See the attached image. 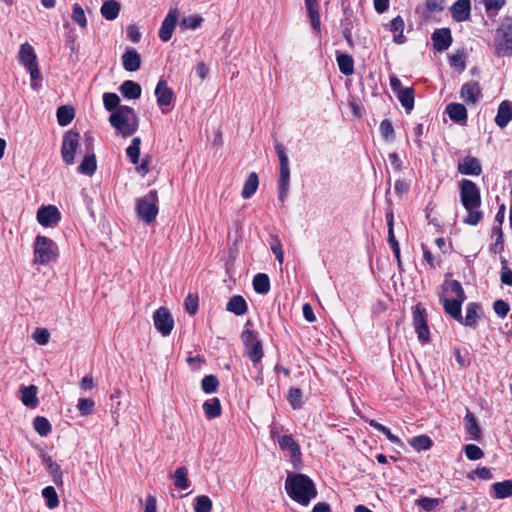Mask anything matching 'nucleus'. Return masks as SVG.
Segmentation results:
<instances>
[{"instance_id":"1","label":"nucleus","mask_w":512,"mask_h":512,"mask_svg":"<svg viewBox=\"0 0 512 512\" xmlns=\"http://www.w3.org/2000/svg\"><path fill=\"white\" fill-rule=\"evenodd\" d=\"M459 195L460 202L467 211L463 222L476 226L483 219V212L479 210L482 203L480 188L472 180L464 178L459 182Z\"/></svg>"},{"instance_id":"2","label":"nucleus","mask_w":512,"mask_h":512,"mask_svg":"<svg viewBox=\"0 0 512 512\" xmlns=\"http://www.w3.org/2000/svg\"><path fill=\"white\" fill-rule=\"evenodd\" d=\"M285 490L293 501L302 506H308L318 494L314 481L303 473L288 472Z\"/></svg>"},{"instance_id":"3","label":"nucleus","mask_w":512,"mask_h":512,"mask_svg":"<svg viewBox=\"0 0 512 512\" xmlns=\"http://www.w3.org/2000/svg\"><path fill=\"white\" fill-rule=\"evenodd\" d=\"M111 126L116 130V134L127 138L132 136L139 127V118L135 110L127 105L118 107L109 116Z\"/></svg>"},{"instance_id":"4","label":"nucleus","mask_w":512,"mask_h":512,"mask_svg":"<svg viewBox=\"0 0 512 512\" xmlns=\"http://www.w3.org/2000/svg\"><path fill=\"white\" fill-rule=\"evenodd\" d=\"M111 126L116 130V134L127 138L132 136L139 127V118L135 110L127 105L118 107L109 116Z\"/></svg>"},{"instance_id":"5","label":"nucleus","mask_w":512,"mask_h":512,"mask_svg":"<svg viewBox=\"0 0 512 512\" xmlns=\"http://www.w3.org/2000/svg\"><path fill=\"white\" fill-rule=\"evenodd\" d=\"M494 54L497 57H512V17L501 19L494 36Z\"/></svg>"},{"instance_id":"6","label":"nucleus","mask_w":512,"mask_h":512,"mask_svg":"<svg viewBox=\"0 0 512 512\" xmlns=\"http://www.w3.org/2000/svg\"><path fill=\"white\" fill-rule=\"evenodd\" d=\"M158 201L156 190H150L146 195L136 199L135 211L143 223L151 224L155 221L159 212Z\"/></svg>"},{"instance_id":"7","label":"nucleus","mask_w":512,"mask_h":512,"mask_svg":"<svg viewBox=\"0 0 512 512\" xmlns=\"http://www.w3.org/2000/svg\"><path fill=\"white\" fill-rule=\"evenodd\" d=\"M280 162V171L278 179V198L284 202L290 186V168L289 158L286 154L285 147L282 143L277 142L274 146Z\"/></svg>"},{"instance_id":"8","label":"nucleus","mask_w":512,"mask_h":512,"mask_svg":"<svg viewBox=\"0 0 512 512\" xmlns=\"http://www.w3.org/2000/svg\"><path fill=\"white\" fill-rule=\"evenodd\" d=\"M58 256V246L50 238L38 235L34 242V263L40 265L49 264Z\"/></svg>"},{"instance_id":"9","label":"nucleus","mask_w":512,"mask_h":512,"mask_svg":"<svg viewBox=\"0 0 512 512\" xmlns=\"http://www.w3.org/2000/svg\"><path fill=\"white\" fill-rule=\"evenodd\" d=\"M19 63L23 65L30 74L31 87L37 89V80L41 79V73L37 63V56L34 48L29 43H24L19 49Z\"/></svg>"},{"instance_id":"10","label":"nucleus","mask_w":512,"mask_h":512,"mask_svg":"<svg viewBox=\"0 0 512 512\" xmlns=\"http://www.w3.org/2000/svg\"><path fill=\"white\" fill-rule=\"evenodd\" d=\"M240 337L243 342L246 355L252 362L253 367L257 368L264 355L262 342L258 339L256 332L249 329H244Z\"/></svg>"},{"instance_id":"11","label":"nucleus","mask_w":512,"mask_h":512,"mask_svg":"<svg viewBox=\"0 0 512 512\" xmlns=\"http://www.w3.org/2000/svg\"><path fill=\"white\" fill-rule=\"evenodd\" d=\"M413 326L420 343L424 344L430 340V330L427 323V311L421 304L417 303L412 307Z\"/></svg>"},{"instance_id":"12","label":"nucleus","mask_w":512,"mask_h":512,"mask_svg":"<svg viewBox=\"0 0 512 512\" xmlns=\"http://www.w3.org/2000/svg\"><path fill=\"white\" fill-rule=\"evenodd\" d=\"M80 134L79 132L71 129L64 133L62 146H61V156L63 162L66 165H72L75 161V153L79 146Z\"/></svg>"},{"instance_id":"13","label":"nucleus","mask_w":512,"mask_h":512,"mask_svg":"<svg viewBox=\"0 0 512 512\" xmlns=\"http://www.w3.org/2000/svg\"><path fill=\"white\" fill-rule=\"evenodd\" d=\"M153 322L156 330L162 336H169L174 328L173 317L166 307H160L154 312Z\"/></svg>"},{"instance_id":"14","label":"nucleus","mask_w":512,"mask_h":512,"mask_svg":"<svg viewBox=\"0 0 512 512\" xmlns=\"http://www.w3.org/2000/svg\"><path fill=\"white\" fill-rule=\"evenodd\" d=\"M277 442L279 447L283 451H289L291 461L295 468H298V463H301V449L298 443L293 439L291 435L278 436Z\"/></svg>"},{"instance_id":"15","label":"nucleus","mask_w":512,"mask_h":512,"mask_svg":"<svg viewBox=\"0 0 512 512\" xmlns=\"http://www.w3.org/2000/svg\"><path fill=\"white\" fill-rule=\"evenodd\" d=\"M37 220L44 227H53L61 220V214L53 205L42 206L37 211Z\"/></svg>"},{"instance_id":"16","label":"nucleus","mask_w":512,"mask_h":512,"mask_svg":"<svg viewBox=\"0 0 512 512\" xmlns=\"http://www.w3.org/2000/svg\"><path fill=\"white\" fill-rule=\"evenodd\" d=\"M155 96L157 105L162 109L163 113H166L163 107L170 106L172 104L174 99V92L171 88L168 87L167 81L165 79H159L155 88Z\"/></svg>"},{"instance_id":"17","label":"nucleus","mask_w":512,"mask_h":512,"mask_svg":"<svg viewBox=\"0 0 512 512\" xmlns=\"http://www.w3.org/2000/svg\"><path fill=\"white\" fill-rule=\"evenodd\" d=\"M483 316V308L480 303L469 302L466 305V315L462 316V320L458 321L460 324L475 329L478 326V320Z\"/></svg>"},{"instance_id":"18","label":"nucleus","mask_w":512,"mask_h":512,"mask_svg":"<svg viewBox=\"0 0 512 512\" xmlns=\"http://www.w3.org/2000/svg\"><path fill=\"white\" fill-rule=\"evenodd\" d=\"M178 20V10L171 9L165 16L161 23V27L158 32V36L161 41L168 42L172 38L173 31L175 29Z\"/></svg>"},{"instance_id":"19","label":"nucleus","mask_w":512,"mask_h":512,"mask_svg":"<svg viewBox=\"0 0 512 512\" xmlns=\"http://www.w3.org/2000/svg\"><path fill=\"white\" fill-rule=\"evenodd\" d=\"M433 47L439 52L446 51L452 44L453 38L449 28L435 29L431 35Z\"/></svg>"},{"instance_id":"20","label":"nucleus","mask_w":512,"mask_h":512,"mask_svg":"<svg viewBox=\"0 0 512 512\" xmlns=\"http://www.w3.org/2000/svg\"><path fill=\"white\" fill-rule=\"evenodd\" d=\"M482 90L479 82L469 81L462 85L460 90V97L467 104H475L482 98Z\"/></svg>"},{"instance_id":"21","label":"nucleus","mask_w":512,"mask_h":512,"mask_svg":"<svg viewBox=\"0 0 512 512\" xmlns=\"http://www.w3.org/2000/svg\"><path fill=\"white\" fill-rule=\"evenodd\" d=\"M457 170L462 175L479 176L482 173V166L476 157L466 156L459 161Z\"/></svg>"},{"instance_id":"22","label":"nucleus","mask_w":512,"mask_h":512,"mask_svg":"<svg viewBox=\"0 0 512 512\" xmlns=\"http://www.w3.org/2000/svg\"><path fill=\"white\" fill-rule=\"evenodd\" d=\"M450 13L454 21L464 22L470 19L471 1L457 0L450 7Z\"/></svg>"},{"instance_id":"23","label":"nucleus","mask_w":512,"mask_h":512,"mask_svg":"<svg viewBox=\"0 0 512 512\" xmlns=\"http://www.w3.org/2000/svg\"><path fill=\"white\" fill-rule=\"evenodd\" d=\"M512 120V102L509 100L502 101L497 109L495 123L500 128H505Z\"/></svg>"},{"instance_id":"24","label":"nucleus","mask_w":512,"mask_h":512,"mask_svg":"<svg viewBox=\"0 0 512 512\" xmlns=\"http://www.w3.org/2000/svg\"><path fill=\"white\" fill-rule=\"evenodd\" d=\"M464 425L466 432L470 436L469 439L479 440L482 437V430L479 422L475 414L472 413L469 409L466 410V415L464 416Z\"/></svg>"},{"instance_id":"25","label":"nucleus","mask_w":512,"mask_h":512,"mask_svg":"<svg viewBox=\"0 0 512 512\" xmlns=\"http://www.w3.org/2000/svg\"><path fill=\"white\" fill-rule=\"evenodd\" d=\"M441 301L446 314L457 322L462 320V304L465 300L441 297Z\"/></svg>"},{"instance_id":"26","label":"nucleus","mask_w":512,"mask_h":512,"mask_svg":"<svg viewBox=\"0 0 512 512\" xmlns=\"http://www.w3.org/2000/svg\"><path fill=\"white\" fill-rule=\"evenodd\" d=\"M123 68L128 72H134L141 67V56L134 48H127L122 55Z\"/></svg>"},{"instance_id":"27","label":"nucleus","mask_w":512,"mask_h":512,"mask_svg":"<svg viewBox=\"0 0 512 512\" xmlns=\"http://www.w3.org/2000/svg\"><path fill=\"white\" fill-rule=\"evenodd\" d=\"M490 496L493 499H506L512 496V479L495 482L490 487Z\"/></svg>"},{"instance_id":"28","label":"nucleus","mask_w":512,"mask_h":512,"mask_svg":"<svg viewBox=\"0 0 512 512\" xmlns=\"http://www.w3.org/2000/svg\"><path fill=\"white\" fill-rule=\"evenodd\" d=\"M445 111L453 122L458 124H465L467 122L468 113L463 104L450 103L446 106Z\"/></svg>"},{"instance_id":"29","label":"nucleus","mask_w":512,"mask_h":512,"mask_svg":"<svg viewBox=\"0 0 512 512\" xmlns=\"http://www.w3.org/2000/svg\"><path fill=\"white\" fill-rule=\"evenodd\" d=\"M305 7L313 30L319 32L321 29V22L318 0H305Z\"/></svg>"},{"instance_id":"30","label":"nucleus","mask_w":512,"mask_h":512,"mask_svg":"<svg viewBox=\"0 0 512 512\" xmlns=\"http://www.w3.org/2000/svg\"><path fill=\"white\" fill-rule=\"evenodd\" d=\"M386 223L388 228V243L393 251L394 256H399L400 246L394 234V214L392 209H389L386 212Z\"/></svg>"},{"instance_id":"31","label":"nucleus","mask_w":512,"mask_h":512,"mask_svg":"<svg viewBox=\"0 0 512 512\" xmlns=\"http://www.w3.org/2000/svg\"><path fill=\"white\" fill-rule=\"evenodd\" d=\"M37 387L35 385H21L20 392H21V401L22 403L30 408H34L38 405L39 400L37 397Z\"/></svg>"},{"instance_id":"32","label":"nucleus","mask_w":512,"mask_h":512,"mask_svg":"<svg viewBox=\"0 0 512 512\" xmlns=\"http://www.w3.org/2000/svg\"><path fill=\"white\" fill-rule=\"evenodd\" d=\"M226 310L237 316L244 315L248 310L246 300L241 295L232 296L226 304Z\"/></svg>"},{"instance_id":"33","label":"nucleus","mask_w":512,"mask_h":512,"mask_svg":"<svg viewBox=\"0 0 512 512\" xmlns=\"http://www.w3.org/2000/svg\"><path fill=\"white\" fill-rule=\"evenodd\" d=\"M119 90L125 98L131 100L139 99L142 93V88L140 84L132 80L124 81L121 84Z\"/></svg>"},{"instance_id":"34","label":"nucleus","mask_w":512,"mask_h":512,"mask_svg":"<svg viewBox=\"0 0 512 512\" xmlns=\"http://www.w3.org/2000/svg\"><path fill=\"white\" fill-rule=\"evenodd\" d=\"M336 61L343 75L350 76L354 73V60L351 55L336 51Z\"/></svg>"},{"instance_id":"35","label":"nucleus","mask_w":512,"mask_h":512,"mask_svg":"<svg viewBox=\"0 0 512 512\" xmlns=\"http://www.w3.org/2000/svg\"><path fill=\"white\" fill-rule=\"evenodd\" d=\"M389 30L393 33V41L397 44H403L407 41L404 36V20L401 16H396L389 23Z\"/></svg>"},{"instance_id":"36","label":"nucleus","mask_w":512,"mask_h":512,"mask_svg":"<svg viewBox=\"0 0 512 512\" xmlns=\"http://www.w3.org/2000/svg\"><path fill=\"white\" fill-rule=\"evenodd\" d=\"M120 9V3L116 0H106L102 4L100 12L103 18L112 21L118 17Z\"/></svg>"},{"instance_id":"37","label":"nucleus","mask_w":512,"mask_h":512,"mask_svg":"<svg viewBox=\"0 0 512 512\" xmlns=\"http://www.w3.org/2000/svg\"><path fill=\"white\" fill-rule=\"evenodd\" d=\"M259 186V177L256 172H251L248 177L246 178L242 191L241 196L244 199L251 198L255 192L257 191Z\"/></svg>"},{"instance_id":"38","label":"nucleus","mask_w":512,"mask_h":512,"mask_svg":"<svg viewBox=\"0 0 512 512\" xmlns=\"http://www.w3.org/2000/svg\"><path fill=\"white\" fill-rule=\"evenodd\" d=\"M443 10L444 0H426L422 10L420 11V8H417L416 12L421 13L422 19L428 21L430 19L431 13L442 12Z\"/></svg>"},{"instance_id":"39","label":"nucleus","mask_w":512,"mask_h":512,"mask_svg":"<svg viewBox=\"0 0 512 512\" xmlns=\"http://www.w3.org/2000/svg\"><path fill=\"white\" fill-rule=\"evenodd\" d=\"M97 169L96 156L94 153L85 154L80 165L77 167V172L82 175L91 176Z\"/></svg>"},{"instance_id":"40","label":"nucleus","mask_w":512,"mask_h":512,"mask_svg":"<svg viewBox=\"0 0 512 512\" xmlns=\"http://www.w3.org/2000/svg\"><path fill=\"white\" fill-rule=\"evenodd\" d=\"M203 411L207 419H215L221 415L222 408L219 398L214 397L203 403Z\"/></svg>"},{"instance_id":"41","label":"nucleus","mask_w":512,"mask_h":512,"mask_svg":"<svg viewBox=\"0 0 512 512\" xmlns=\"http://www.w3.org/2000/svg\"><path fill=\"white\" fill-rule=\"evenodd\" d=\"M252 285L254 291L258 294L265 295L270 291V279L265 273H258L254 276Z\"/></svg>"},{"instance_id":"42","label":"nucleus","mask_w":512,"mask_h":512,"mask_svg":"<svg viewBox=\"0 0 512 512\" xmlns=\"http://www.w3.org/2000/svg\"><path fill=\"white\" fill-rule=\"evenodd\" d=\"M396 94L401 105L405 108L406 112L409 113L413 109L415 101L413 88L405 87Z\"/></svg>"},{"instance_id":"43","label":"nucleus","mask_w":512,"mask_h":512,"mask_svg":"<svg viewBox=\"0 0 512 512\" xmlns=\"http://www.w3.org/2000/svg\"><path fill=\"white\" fill-rule=\"evenodd\" d=\"M173 484L175 487L186 490L190 487V481L188 479V470L186 467H178L172 476Z\"/></svg>"},{"instance_id":"44","label":"nucleus","mask_w":512,"mask_h":512,"mask_svg":"<svg viewBox=\"0 0 512 512\" xmlns=\"http://www.w3.org/2000/svg\"><path fill=\"white\" fill-rule=\"evenodd\" d=\"M57 122L64 127L69 125L75 117L74 108L68 105L60 106L56 112Z\"/></svg>"},{"instance_id":"45","label":"nucleus","mask_w":512,"mask_h":512,"mask_svg":"<svg viewBox=\"0 0 512 512\" xmlns=\"http://www.w3.org/2000/svg\"><path fill=\"white\" fill-rule=\"evenodd\" d=\"M467 54L464 49H458L449 56V64L452 68L462 73L466 69Z\"/></svg>"},{"instance_id":"46","label":"nucleus","mask_w":512,"mask_h":512,"mask_svg":"<svg viewBox=\"0 0 512 512\" xmlns=\"http://www.w3.org/2000/svg\"><path fill=\"white\" fill-rule=\"evenodd\" d=\"M443 289L446 292H450L451 295H454L455 297L453 299H462L466 300V294L465 291L461 285V283L457 280H446L443 283Z\"/></svg>"},{"instance_id":"47","label":"nucleus","mask_w":512,"mask_h":512,"mask_svg":"<svg viewBox=\"0 0 512 512\" xmlns=\"http://www.w3.org/2000/svg\"><path fill=\"white\" fill-rule=\"evenodd\" d=\"M487 16L494 20L499 11L506 5V0H482Z\"/></svg>"},{"instance_id":"48","label":"nucleus","mask_w":512,"mask_h":512,"mask_svg":"<svg viewBox=\"0 0 512 512\" xmlns=\"http://www.w3.org/2000/svg\"><path fill=\"white\" fill-rule=\"evenodd\" d=\"M33 428L41 437L48 436L52 430L51 423L46 417L43 416H36L34 418Z\"/></svg>"},{"instance_id":"49","label":"nucleus","mask_w":512,"mask_h":512,"mask_svg":"<svg viewBox=\"0 0 512 512\" xmlns=\"http://www.w3.org/2000/svg\"><path fill=\"white\" fill-rule=\"evenodd\" d=\"M492 237H496L495 242L490 246L491 253H501L504 251V234L502 231V227L493 226L492 227Z\"/></svg>"},{"instance_id":"50","label":"nucleus","mask_w":512,"mask_h":512,"mask_svg":"<svg viewBox=\"0 0 512 512\" xmlns=\"http://www.w3.org/2000/svg\"><path fill=\"white\" fill-rule=\"evenodd\" d=\"M141 138L134 137L126 149V155L132 164H138L140 158Z\"/></svg>"},{"instance_id":"51","label":"nucleus","mask_w":512,"mask_h":512,"mask_svg":"<svg viewBox=\"0 0 512 512\" xmlns=\"http://www.w3.org/2000/svg\"><path fill=\"white\" fill-rule=\"evenodd\" d=\"M42 496L45 500L46 506L49 509H54L59 505V498L53 486H47L43 488Z\"/></svg>"},{"instance_id":"52","label":"nucleus","mask_w":512,"mask_h":512,"mask_svg":"<svg viewBox=\"0 0 512 512\" xmlns=\"http://www.w3.org/2000/svg\"><path fill=\"white\" fill-rule=\"evenodd\" d=\"M410 445L418 452L428 450L432 447L433 442L427 435H418L411 439Z\"/></svg>"},{"instance_id":"53","label":"nucleus","mask_w":512,"mask_h":512,"mask_svg":"<svg viewBox=\"0 0 512 512\" xmlns=\"http://www.w3.org/2000/svg\"><path fill=\"white\" fill-rule=\"evenodd\" d=\"M218 387H219V380L213 374L206 375L201 381V389L206 394L215 393L217 391Z\"/></svg>"},{"instance_id":"54","label":"nucleus","mask_w":512,"mask_h":512,"mask_svg":"<svg viewBox=\"0 0 512 512\" xmlns=\"http://www.w3.org/2000/svg\"><path fill=\"white\" fill-rule=\"evenodd\" d=\"M288 401L291 405V407L296 410L300 409L303 404V393L300 388L297 387H291L288 391Z\"/></svg>"},{"instance_id":"55","label":"nucleus","mask_w":512,"mask_h":512,"mask_svg":"<svg viewBox=\"0 0 512 512\" xmlns=\"http://www.w3.org/2000/svg\"><path fill=\"white\" fill-rule=\"evenodd\" d=\"M103 104L105 109L111 113L121 106L119 96L112 92H106L103 94Z\"/></svg>"},{"instance_id":"56","label":"nucleus","mask_w":512,"mask_h":512,"mask_svg":"<svg viewBox=\"0 0 512 512\" xmlns=\"http://www.w3.org/2000/svg\"><path fill=\"white\" fill-rule=\"evenodd\" d=\"M379 130L382 138L385 141L392 142L395 140V131L392 122L389 119H384L381 121Z\"/></svg>"},{"instance_id":"57","label":"nucleus","mask_w":512,"mask_h":512,"mask_svg":"<svg viewBox=\"0 0 512 512\" xmlns=\"http://www.w3.org/2000/svg\"><path fill=\"white\" fill-rule=\"evenodd\" d=\"M212 501L206 495H199L195 498L194 511L195 512H211Z\"/></svg>"},{"instance_id":"58","label":"nucleus","mask_w":512,"mask_h":512,"mask_svg":"<svg viewBox=\"0 0 512 512\" xmlns=\"http://www.w3.org/2000/svg\"><path fill=\"white\" fill-rule=\"evenodd\" d=\"M202 22H203V18L201 16L191 15V16L184 17L180 21V27L182 29L196 30L202 25Z\"/></svg>"},{"instance_id":"59","label":"nucleus","mask_w":512,"mask_h":512,"mask_svg":"<svg viewBox=\"0 0 512 512\" xmlns=\"http://www.w3.org/2000/svg\"><path fill=\"white\" fill-rule=\"evenodd\" d=\"M464 453L468 460L476 461L484 457L483 450L475 444H467L464 446Z\"/></svg>"},{"instance_id":"60","label":"nucleus","mask_w":512,"mask_h":512,"mask_svg":"<svg viewBox=\"0 0 512 512\" xmlns=\"http://www.w3.org/2000/svg\"><path fill=\"white\" fill-rule=\"evenodd\" d=\"M72 20L77 23L81 28H85L87 26V19L83 8L75 3L72 7Z\"/></svg>"},{"instance_id":"61","label":"nucleus","mask_w":512,"mask_h":512,"mask_svg":"<svg viewBox=\"0 0 512 512\" xmlns=\"http://www.w3.org/2000/svg\"><path fill=\"white\" fill-rule=\"evenodd\" d=\"M199 298L196 294L189 293L184 300L185 311L189 315H195L198 310Z\"/></svg>"},{"instance_id":"62","label":"nucleus","mask_w":512,"mask_h":512,"mask_svg":"<svg viewBox=\"0 0 512 512\" xmlns=\"http://www.w3.org/2000/svg\"><path fill=\"white\" fill-rule=\"evenodd\" d=\"M440 503L438 498L421 497L416 500V505L426 512L434 510Z\"/></svg>"},{"instance_id":"63","label":"nucleus","mask_w":512,"mask_h":512,"mask_svg":"<svg viewBox=\"0 0 512 512\" xmlns=\"http://www.w3.org/2000/svg\"><path fill=\"white\" fill-rule=\"evenodd\" d=\"M500 280L503 285L512 286V269L507 265V260L501 257V275Z\"/></svg>"},{"instance_id":"64","label":"nucleus","mask_w":512,"mask_h":512,"mask_svg":"<svg viewBox=\"0 0 512 512\" xmlns=\"http://www.w3.org/2000/svg\"><path fill=\"white\" fill-rule=\"evenodd\" d=\"M493 310L499 318L504 319L510 311V305L502 299H497L493 303Z\"/></svg>"}]
</instances>
